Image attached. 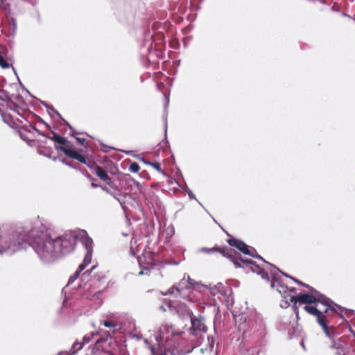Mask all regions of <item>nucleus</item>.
Returning <instances> with one entry per match:
<instances>
[{
	"instance_id": "f257e3e1",
	"label": "nucleus",
	"mask_w": 355,
	"mask_h": 355,
	"mask_svg": "<svg viewBox=\"0 0 355 355\" xmlns=\"http://www.w3.org/2000/svg\"><path fill=\"white\" fill-rule=\"evenodd\" d=\"M77 232L69 231L52 238L46 227L36 223L30 229L4 227L3 252L12 254L31 248L44 263H53L71 253L78 243Z\"/></svg>"
},
{
	"instance_id": "f03ea898",
	"label": "nucleus",
	"mask_w": 355,
	"mask_h": 355,
	"mask_svg": "<svg viewBox=\"0 0 355 355\" xmlns=\"http://www.w3.org/2000/svg\"><path fill=\"white\" fill-rule=\"evenodd\" d=\"M191 327L187 333L176 330L172 325L164 324L160 327L157 340H166L171 355H185L200 346L205 340L207 327L202 315L190 317Z\"/></svg>"
},
{
	"instance_id": "7ed1b4c3",
	"label": "nucleus",
	"mask_w": 355,
	"mask_h": 355,
	"mask_svg": "<svg viewBox=\"0 0 355 355\" xmlns=\"http://www.w3.org/2000/svg\"><path fill=\"white\" fill-rule=\"evenodd\" d=\"M200 252H203L207 254H210L214 252H219L223 257L229 259L235 266L236 268H250V270L254 273L260 275L261 278L266 282L270 281V278L267 272L256 263L250 259H244L242 257L241 253L234 249L223 246L222 248H202L200 250Z\"/></svg>"
},
{
	"instance_id": "20e7f679",
	"label": "nucleus",
	"mask_w": 355,
	"mask_h": 355,
	"mask_svg": "<svg viewBox=\"0 0 355 355\" xmlns=\"http://www.w3.org/2000/svg\"><path fill=\"white\" fill-rule=\"evenodd\" d=\"M78 236V242L80 241L85 249L86 250V254L84 257V260L80 263L77 269V270L81 272L91 262L93 252L92 243L93 240L91 237L89 236L87 232L85 230H78L77 232Z\"/></svg>"
},
{
	"instance_id": "39448f33",
	"label": "nucleus",
	"mask_w": 355,
	"mask_h": 355,
	"mask_svg": "<svg viewBox=\"0 0 355 355\" xmlns=\"http://www.w3.org/2000/svg\"><path fill=\"white\" fill-rule=\"evenodd\" d=\"M318 296L321 297L322 299L319 302L320 304L325 306V309L324 311L319 309V311L321 312L323 315L324 320H326L327 322H329V318L332 315V314H338L340 318H343V315L340 313H338L337 310L333 306L334 305L335 306L338 307L340 311H351L353 312L352 310H349L347 309H345L337 304H336L334 302H333L330 298L327 297L323 294H320Z\"/></svg>"
},
{
	"instance_id": "423d86ee",
	"label": "nucleus",
	"mask_w": 355,
	"mask_h": 355,
	"mask_svg": "<svg viewBox=\"0 0 355 355\" xmlns=\"http://www.w3.org/2000/svg\"><path fill=\"white\" fill-rule=\"evenodd\" d=\"M304 309L310 315L316 317L318 323L321 326L324 333L328 338L331 339L336 336L334 332L331 331L329 327H328L329 322L324 320V316L322 313L319 311V309L318 307L312 305L304 306Z\"/></svg>"
},
{
	"instance_id": "0eeeda50",
	"label": "nucleus",
	"mask_w": 355,
	"mask_h": 355,
	"mask_svg": "<svg viewBox=\"0 0 355 355\" xmlns=\"http://www.w3.org/2000/svg\"><path fill=\"white\" fill-rule=\"evenodd\" d=\"M160 334V329L157 334L155 335L157 347L155 345H151L147 338L144 339V343L147 345L148 349L150 350L151 355H167L169 353V349L166 343V340H157V337Z\"/></svg>"
},
{
	"instance_id": "6e6552de",
	"label": "nucleus",
	"mask_w": 355,
	"mask_h": 355,
	"mask_svg": "<svg viewBox=\"0 0 355 355\" xmlns=\"http://www.w3.org/2000/svg\"><path fill=\"white\" fill-rule=\"evenodd\" d=\"M321 299V297L313 293H304L291 296L290 301L298 300L300 304H306V306L312 305L318 307L316 304L319 303Z\"/></svg>"
},
{
	"instance_id": "1a4fd4ad",
	"label": "nucleus",
	"mask_w": 355,
	"mask_h": 355,
	"mask_svg": "<svg viewBox=\"0 0 355 355\" xmlns=\"http://www.w3.org/2000/svg\"><path fill=\"white\" fill-rule=\"evenodd\" d=\"M55 149L63 152L69 157L76 159L78 162H80V163L86 164L87 166V164H92V163H87L85 157L79 154L77 151H76L75 150H73L69 147L61 146L56 145Z\"/></svg>"
},
{
	"instance_id": "9d476101",
	"label": "nucleus",
	"mask_w": 355,
	"mask_h": 355,
	"mask_svg": "<svg viewBox=\"0 0 355 355\" xmlns=\"http://www.w3.org/2000/svg\"><path fill=\"white\" fill-rule=\"evenodd\" d=\"M270 274L272 276V281L270 284L271 287L273 288H275L276 290L282 295H286V294L288 290V287L282 282L278 273L270 270Z\"/></svg>"
},
{
	"instance_id": "9b49d317",
	"label": "nucleus",
	"mask_w": 355,
	"mask_h": 355,
	"mask_svg": "<svg viewBox=\"0 0 355 355\" xmlns=\"http://www.w3.org/2000/svg\"><path fill=\"white\" fill-rule=\"evenodd\" d=\"M227 243L232 246L238 249L240 252L245 255L252 254V251L250 250V246L248 245L243 241L236 239H230L227 240Z\"/></svg>"
},
{
	"instance_id": "f8f14e48",
	"label": "nucleus",
	"mask_w": 355,
	"mask_h": 355,
	"mask_svg": "<svg viewBox=\"0 0 355 355\" xmlns=\"http://www.w3.org/2000/svg\"><path fill=\"white\" fill-rule=\"evenodd\" d=\"M87 166L96 175L103 181L110 180V176L106 171L101 166L93 162L92 164H87Z\"/></svg>"
},
{
	"instance_id": "ddd939ff",
	"label": "nucleus",
	"mask_w": 355,
	"mask_h": 355,
	"mask_svg": "<svg viewBox=\"0 0 355 355\" xmlns=\"http://www.w3.org/2000/svg\"><path fill=\"white\" fill-rule=\"evenodd\" d=\"M331 348L337 349V354H342L345 352L346 343L345 340L340 337L336 338L335 336L331 339Z\"/></svg>"
},
{
	"instance_id": "4468645a",
	"label": "nucleus",
	"mask_w": 355,
	"mask_h": 355,
	"mask_svg": "<svg viewBox=\"0 0 355 355\" xmlns=\"http://www.w3.org/2000/svg\"><path fill=\"white\" fill-rule=\"evenodd\" d=\"M211 293L213 295H216V293H220L222 295H227L226 286L222 283H218L216 285L210 288Z\"/></svg>"
},
{
	"instance_id": "2eb2a0df",
	"label": "nucleus",
	"mask_w": 355,
	"mask_h": 355,
	"mask_svg": "<svg viewBox=\"0 0 355 355\" xmlns=\"http://www.w3.org/2000/svg\"><path fill=\"white\" fill-rule=\"evenodd\" d=\"M207 347L204 348H201L200 349V352L201 353H205V351H207V350H209V351H212L214 347V344H215V338L214 336H207Z\"/></svg>"
},
{
	"instance_id": "dca6fc26",
	"label": "nucleus",
	"mask_w": 355,
	"mask_h": 355,
	"mask_svg": "<svg viewBox=\"0 0 355 355\" xmlns=\"http://www.w3.org/2000/svg\"><path fill=\"white\" fill-rule=\"evenodd\" d=\"M175 291L180 295L184 289H189V284L186 282V275L181 279L178 285H175Z\"/></svg>"
},
{
	"instance_id": "f3484780",
	"label": "nucleus",
	"mask_w": 355,
	"mask_h": 355,
	"mask_svg": "<svg viewBox=\"0 0 355 355\" xmlns=\"http://www.w3.org/2000/svg\"><path fill=\"white\" fill-rule=\"evenodd\" d=\"M292 280L293 282H295V283H297V284L300 285V286H302L305 288H307L309 291L311 293H313L316 295H319L320 294H321L320 292L318 291L317 290H315L313 287L309 286V284H306L301 281H300L299 279H296V278H292Z\"/></svg>"
},
{
	"instance_id": "a211bd4d",
	"label": "nucleus",
	"mask_w": 355,
	"mask_h": 355,
	"mask_svg": "<svg viewBox=\"0 0 355 355\" xmlns=\"http://www.w3.org/2000/svg\"><path fill=\"white\" fill-rule=\"evenodd\" d=\"M49 110H51L53 113H55L56 115H58L61 119L62 121H63V123L67 126L69 127V128L71 129V132H70V135L71 136H74V132L73 131V129H72V127L70 125V124L66 121L64 120L62 116L60 114V113L53 107V106H51L49 105V107L47 108Z\"/></svg>"
},
{
	"instance_id": "6ab92c4d",
	"label": "nucleus",
	"mask_w": 355,
	"mask_h": 355,
	"mask_svg": "<svg viewBox=\"0 0 355 355\" xmlns=\"http://www.w3.org/2000/svg\"><path fill=\"white\" fill-rule=\"evenodd\" d=\"M4 52L0 50V67L2 69H8L10 67V64L3 57Z\"/></svg>"
},
{
	"instance_id": "aec40b11",
	"label": "nucleus",
	"mask_w": 355,
	"mask_h": 355,
	"mask_svg": "<svg viewBox=\"0 0 355 355\" xmlns=\"http://www.w3.org/2000/svg\"><path fill=\"white\" fill-rule=\"evenodd\" d=\"M105 279L104 276H100L99 275L94 274L90 279V286L94 285L96 282H100Z\"/></svg>"
},
{
	"instance_id": "412c9836",
	"label": "nucleus",
	"mask_w": 355,
	"mask_h": 355,
	"mask_svg": "<svg viewBox=\"0 0 355 355\" xmlns=\"http://www.w3.org/2000/svg\"><path fill=\"white\" fill-rule=\"evenodd\" d=\"M107 185L114 191H118V195H122L121 191L119 189L118 187L114 184L111 179L107 180Z\"/></svg>"
},
{
	"instance_id": "4be33fe9",
	"label": "nucleus",
	"mask_w": 355,
	"mask_h": 355,
	"mask_svg": "<svg viewBox=\"0 0 355 355\" xmlns=\"http://www.w3.org/2000/svg\"><path fill=\"white\" fill-rule=\"evenodd\" d=\"M4 227L2 226L0 227V254L3 253V236H4Z\"/></svg>"
},
{
	"instance_id": "5701e85b",
	"label": "nucleus",
	"mask_w": 355,
	"mask_h": 355,
	"mask_svg": "<svg viewBox=\"0 0 355 355\" xmlns=\"http://www.w3.org/2000/svg\"><path fill=\"white\" fill-rule=\"evenodd\" d=\"M0 101H10V98L8 92L3 89L0 90Z\"/></svg>"
},
{
	"instance_id": "b1692460",
	"label": "nucleus",
	"mask_w": 355,
	"mask_h": 355,
	"mask_svg": "<svg viewBox=\"0 0 355 355\" xmlns=\"http://www.w3.org/2000/svg\"><path fill=\"white\" fill-rule=\"evenodd\" d=\"M96 266H93L89 270L85 271L83 275H82V279L83 280H85L87 279V277L92 275V273L93 272V271L96 269Z\"/></svg>"
},
{
	"instance_id": "393cba45",
	"label": "nucleus",
	"mask_w": 355,
	"mask_h": 355,
	"mask_svg": "<svg viewBox=\"0 0 355 355\" xmlns=\"http://www.w3.org/2000/svg\"><path fill=\"white\" fill-rule=\"evenodd\" d=\"M139 169L140 166L137 162H132L129 167V171L132 173H137Z\"/></svg>"
},
{
	"instance_id": "a878e982",
	"label": "nucleus",
	"mask_w": 355,
	"mask_h": 355,
	"mask_svg": "<svg viewBox=\"0 0 355 355\" xmlns=\"http://www.w3.org/2000/svg\"><path fill=\"white\" fill-rule=\"evenodd\" d=\"M103 324L107 328L115 327L118 325L117 323L109 320H104Z\"/></svg>"
},
{
	"instance_id": "bb28decb",
	"label": "nucleus",
	"mask_w": 355,
	"mask_h": 355,
	"mask_svg": "<svg viewBox=\"0 0 355 355\" xmlns=\"http://www.w3.org/2000/svg\"><path fill=\"white\" fill-rule=\"evenodd\" d=\"M175 287H176V286H175V285L173 286L172 287H171V288L167 291V292H166V293H163V295H166L169 294V295H174L175 297H178V295H180V294H179L178 293H177V292H176V291H175Z\"/></svg>"
},
{
	"instance_id": "cd10ccee",
	"label": "nucleus",
	"mask_w": 355,
	"mask_h": 355,
	"mask_svg": "<svg viewBox=\"0 0 355 355\" xmlns=\"http://www.w3.org/2000/svg\"><path fill=\"white\" fill-rule=\"evenodd\" d=\"M10 5L8 3L5 2V0H1L0 8L8 12L10 10Z\"/></svg>"
},
{
	"instance_id": "c85d7f7f",
	"label": "nucleus",
	"mask_w": 355,
	"mask_h": 355,
	"mask_svg": "<svg viewBox=\"0 0 355 355\" xmlns=\"http://www.w3.org/2000/svg\"><path fill=\"white\" fill-rule=\"evenodd\" d=\"M270 267L276 270H277V272H280L282 275H284V277H287V278H290L292 279V278H294L293 277H291V275H289L287 273H285L283 271H282L280 269H279L277 267H276L275 265L273 264H270Z\"/></svg>"
},
{
	"instance_id": "c756f323",
	"label": "nucleus",
	"mask_w": 355,
	"mask_h": 355,
	"mask_svg": "<svg viewBox=\"0 0 355 355\" xmlns=\"http://www.w3.org/2000/svg\"><path fill=\"white\" fill-rule=\"evenodd\" d=\"M282 297L284 298V300H282V302H281L280 304V306L283 309H286L289 306L290 304H289V302H290V299L288 300L287 299V296L286 295H282Z\"/></svg>"
},
{
	"instance_id": "7c9ffc66",
	"label": "nucleus",
	"mask_w": 355,
	"mask_h": 355,
	"mask_svg": "<svg viewBox=\"0 0 355 355\" xmlns=\"http://www.w3.org/2000/svg\"><path fill=\"white\" fill-rule=\"evenodd\" d=\"M60 162H61L62 164H65V165H67V166H69V167H71V168H74V169H76V170H78V169H79V168H78V167L76 165H73V164H71V162H68L65 158H62V159H60Z\"/></svg>"
},
{
	"instance_id": "2f4dec72",
	"label": "nucleus",
	"mask_w": 355,
	"mask_h": 355,
	"mask_svg": "<svg viewBox=\"0 0 355 355\" xmlns=\"http://www.w3.org/2000/svg\"><path fill=\"white\" fill-rule=\"evenodd\" d=\"M68 142H69L68 140L65 137H61L60 139H59L58 141H56V143L55 144V146L56 145L61 146H65V145Z\"/></svg>"
},
{
	"instance_id": "473e14b6",
	"label": "nucleus",
	"mask_w": 355,
	"mask_h": 355,
	"mask_svg": "<svg viewBox=\"0 0 355 355\" xmlns=\"http://www.w3.org/2000/svg\"><path fill=\"white\" fill-rule=\"evenodd\" d=\"M52 133H53V136L52 137L48 136L47 139H51V140L55 141V143H56V141H58V140L60 139L61 136L53 131H52Z\"/></svg>"
},
{
	"instance_id": "72a5a7b5",
	"label": "nucleus",
	"mask_w": 355,
	"mask_h": 355,
	"mask_svg": "<svg viewBox=\"0 0 355 355\" xmlns=\"http://www.w3.org/2000/svg\"><path fill=\"white\" fill-rule=\"evenodd\" d=\"M290 302L293 303V305H292L293 310L295 312V313L296 314L297 317H298L299 309L297 305V302H298V300L290 301Z\"/></svg>"
},
{
	"instance_id": "f704fd0d",
	"label": "nucleus",
	"mask_w": 355,
	"mask_h": 355,
	"mask_svg": "<svg viewBox=\"0 0 355 355\" xmlns=\"http://www.w3.org/2000/svg\"><path fill=\"white\" fill-rule=\"evenodd\" d=\"M77 345H79L78 348L74 350L76 351V352L83 348V347L84 346V343H80L78 341H76L71 347V350L74 349L77 347Z\"/></svg>"
},
{
	"instance_id": "c9c22d12",
	"label": "nucleus",
	"mask_w": 355,
	"mask_h": 355,
	"mask_svg": "<svg viewBox=\"0 0 355 355\" xmlns=\"http://www.w3.org/2000/svg\"><path fill=\"white\" fill-rule=\"evenodd\" d=\"M250 256L252 257L258 259L259 260H261L263 262L268 264L269 266H270V264H271L270 263L266 261L261 255H259L258 254H254V253L252 252V254H250Z\"/></svg>"
},
{
	"instance_id": "e433bc0d",
	"label": "nucleus",
	"mask_w": 355,
	"mask_h": 355,
	"mask_svg": "<svg viewBox=\"0 0 355 355\" xmlns=\"http://www.w3.org/2000/svg\"><path fill=\"white\" fill-rule=\"evenodd\" d=\"M152 166L155 169L157 170L158 172L161 173H164L163 171L162 170V168H161V164L159 162H153V164H152Z\"/></svg>"
},
{
	"instance_id": "4c0bfd02",
	"label": "nucleus",
	"mask_w": 355,
	"mask_h": 355,
	"mask_svg": "<svg viewBox=\"0 0 355 355\" xmlns=\"http://www.w3.org/2000/svg\"><path fill=\"white\" fill-rule=\"evenodd\" d=\"M75 280H76V279H73L72 277V276H71L68 280V283H67V286L62 289V292H64V293H66L67 288L69 287L70 285H71L74 282Z\"/></svg>"
},
{
	"instance_id": "58836bf2",
	"label": "nucleus",
	"mask_w": 355,
	"mask_h": 355,
	"mask_svg": "<svg viewBox=\"0 0 355 355\" xmlns=\"http://www.w3.org/2000/svg\"><path fill=\"white\" fill-rule=\"evenodd\" d=\"M248 353V355H256V354L259 355V350L256 347H253V348L249 349Z\"/></svg>"
},
{
	"instance_id": "ea45409f",
	"label": "nucleus",
	"mask_w": 355,
	"mask_h": 355,
	"mask_svg": "<svg viewBox=\"0 0 355 355\" xmlns=\"http://www.w3.org/2000/svg\"><path fill=\"white\" fill-rule=\"evenodd\" d=\"M96 334H97V333H96ZM94 335H95V333H92L91 336H85L83 337V343H84V345H85V343H89Z\"/></svg>"
},
{
	"instance_id": "a19ab883",
	"label": "nucleus",
	"mask_w": 355,
	"mask_h": 355,
	"mask_svg": "<svg viewBox=\"0 0 355 355\" xmlns=\"http://www.w3.org/2000/svg\"><path fill=\"white\" fill-rule=\"evenodd\" d=\"M186 192L187 193V194L191 200H193V199L196 200V196L189 188H187V189L186 190Z\"/></svg>"
},
{
	"instance_id": "79ce46f5",
	"label": "nucleus",
	"mask_w": 355,
	"mask_h": 355,
	"mask_svg": "<svg viewBox=\"0 0 355 355\" xmlns=\"http://www.w3.org/2000/svg\"><path fill=\"white\" fill-rule=\"evenodd\" d=\"M76 354V351H73L71 353L67 351H61L60 352L58 355H74Z\"/></svg>"
},
{
	"instance_id": "37998d69",
	"label": "nucleus",
	"mask_w": 355,
	"mask_h": 355,
	"mask_svg": "<svg viewBox=\"0 0 355 355\" xmlns=\"http://www.w3.org/2000/svg\"><path fill=\"white\" fill-rule=\"evenodd\" d=\"M187 283L189 284V289L190 288L191 286H193L195 284V281L190 278L189 275H187V279H186Z\"/></svg>"
},
{
	"instance_id": "c03bdc74",
	"label": "nucleus",
	"mask_w": 355,
	"mask_h": 355,
	"mask_svg": "<svg viewBox=\"0 0 355 355\" xmlns=\"http://www.w3.org/2000/svg\"><path fill=\"white\" fill-rule=\"evenodd\" d=\"M166 306L168 310L172 311L173 309V302L171 300H168L166 303Z\"/></svg>"
},
{
	"instance_id": "a18cd8bd",
	"label": "nucleus",
	"mask_w": 355,
	"mask_h": 355,
	"mask_svg": "<svg viewBox=\"0 0 355 355\" xmlns=\"http://www.w3.org/2000/svg\"><path fill=\"white\" fill-rule=\"evenodd\" d=\"M33 129L34 130H35L40 135H42V136L45 137L47 138L48 136L45 133H44L43 132H42L40 130H38L35 126H33Z\"/></svg>"
},
{
	"instance_id": "49530a36",
	"label": "nucleus",
	"mask_w": 355,
	"mask_h": 355,
	"mask_svg": "<svg viewBox=\"0 0 355 355\" xmlns=\"http://www.w3.org/2000/svg\"><path fill=\"white\" fill-rule=\"evenodd\" d=\"M103 189L110 195H112V193L114 192L107 185L103 188Z\"/></svg>"
},
{
	"instance_id": "de8ad7c7",
	"label": "nucleus",
	"mask_w": 355,
	"mask_h": 355,
	"mask_svg": "<svg viewBox=\"0 0 355 355\" xmlns=\"http://www.w3.org/2000/svg\"><path fill=\"white\" fill-rule=\"evenodd\" d=\"M107 336L106 338H105V337L100 338L96 341V344H100V343H104L107 340Z\"/></svg>"
},
{
	"instance_id": "09e8293b",
	"label": "nucleus",
	"mask_w": 355,
	"mask_h": 355,
	"mask_svg": "<svg viewBox=\"0 0 355 355\" xmlns=\"http://www.w3.org/2000/svg\"><path fill=\"white\" fill-rule=\"evenodd\" d=\"M163 119L164 120V131H165V134H166V130H167V116H166V114H164Z\"/></svg>"
},
{
	"instance_id": "8fccbe9b",
	"label": "nucleus",
	"mask_w": 355,
	"mask_h": 355,
	"mask_svg": "<svg viewBox=\"0 0 355 355\" xmlns=\"http://www.w3.org/2000/svg\"><path fill=\"white\" fill-rule=\"evenodd\" d=\"M76 141L80 144H84V143L85 142L86 139H84V138H80V137H76Z\"/></svg>"
},
{
	"instance_id": "3c124183",
	"label": "nucleus",
	"mask_w": 355,
	"mask_h": 355,
	"mask_svg": "<svg viewBox=\"0 0 355 355\" xmlns=\"http://www.w3.org/2000/svg\"><path fill=\"white\" fill-rule=\"evenodd\" d=\"M111 196L117 200L121 195H118V191H114Z\"/></svg>"
},
{
	"instance_id": "603ef678",
	"label": "nucleus",
	"mask_w": 355,
	"mask_h": 355,
	"mask_svg": "<svg viewBox=\"0 0 355 355\" xmlns=\"http://www.w3.org/2000/svg\"><path fill=\"white\" fill-rule=\"evenodd\" d=\"M80 272H78V270H76V271L73 273V275H71V276H72V277H73V279H76H76L78 278V277H79V275H80Z\"/></svg>"
},
{
	"instance_id": "864d4df0",
	"label": "nucleus",
	"mask_w": 355,
	"mask_h": 355,
	"mask_svg": "<svg viewBox=\"0 0 355 355\" xmlns=\"http://www.w3.org/2000/svg\"><path fill=\"white\" fill-rule=\"evenodd\" d=\"M35 17H36L37 21L40 23L41 21V17H40V15L37 10H35Z\"/></svg>"
},
{
	"instance_id": "5fc2aeb1",
	"label": "nucleus",
	"mask_w": 355,
	"mask_h": 355,
	"mask_svg": "<svg viewBox=\"0 0 355 355\" xmlns=\"http://www.w3.org/2000/svg\"><path fill=\"white\" fill-rule=\"evenodd\" d=\"M142 162H143L144 164H147V165H149V166H152V164H153V162H150V161L146 160V159H142Z\"/></svg>"
},
{
	"instance_id": "6e6d98bb",
	"label": "nucleus",
	"mask_w": 355,
	"mask_h": 355,
	"mask_svg": "<svg viewBox=\"0 0 355 355\" xmlns=\"http://www.w3.org/2000/svg\"><path fill=\"white\" fill-rule=\"evenodd\" d=\"M117 201L120 203V205L121 206H123V205H125V200L124 199H121L120 198L117 200Z\"/></svg>"
},
{
	"instance_id": "4d7b16f0",
	"label": "nucleus",
	"mask_w": 355,
	"mask_h": 355,
	"mask_svg": "<svg viewBox=\"0 0 355 355\" xmlns=\"http://www.w3.org/2000/svg\"><path fill=\"white\" fill-rule=\"evenodd\" d=\"M288 291L290 292V293H295L297 292V289L295 288H294V287L291 288H288V290L287 291V292Z\"/></svg>"
},
{
	"instance_id": "13d9d810",
	"label": "nucleus",
	"mask_w": 355,
	"mask_h": 355,
	"mask_svg": "<svg viewBox=\"0 0 355 355\" xmlns=\"http://www.w3.org/2000/svg\"><path fill=\"white\" fill-rule=\"evenodd\" d=\"M41 103L44 106L46 107V108H49V105L46 103L45 101H42Z\"/></svg>"
},
{
	"instance_id": "bf43d9fd",
	"label": "nucleus",
	"mask_w": 355,
	"mask_h": 355,
	"mask_svg": "<svg viewBox=\"0 0 355 355\" xmlns=\"http://www.w3.org/2000/svg\"><path fill=\"white\" fill-rule=\"evenodd\" d=\"M250 250L252 252V253H254V254H257V251H256L255 248H254L253 247H251V246H250Z\"/></svg>"
},
{
	"instance_id": "052dcab7",
	"label": "nucleus",
	"mask_w": 355,
	"mask_h": 355,
	"mask_svg": "<svg viewBox=\"0 0 355 355\" xmlns=\"http://www.w3.org/2000/svg\"><path fill=\"white\" fill-rule=\"evenodd\" d=\"M160 309H161L162 310H163L164 311H167V308H166V305H165V306L162 305V306H160Z\"/></svg>"
},
{
	"instance_id": "680f3d73",
	"label": "nucleus",
	"mask_w": 355,
	"mask_h": 355,
	"mask_svg": "<svg viewBox=\"0 0 355 355\" xmlns=\"http://www.w3.org/2000/svg\"><path fill=\"white\" fill-rule=\"evenodd\" d=\"M165 98H166L165 107H166V106L168 105V104L169 103V99L166 96H165Z\"/></svg>"
},
{
	"instance_id": "e2e57ef3",
	"label": "nucleus",
	"mask_w": 355,
	"mask_h": 355,
	"mask_svg": "<svg viewBox=\"0 0 355 355\" xmlns=\"http://www.w3.org/2000/svg\"><path fill=\"white\" fill-rule=\"evenodd\" d=\"M169 233H171V235L174 233V228L173 227H171V230L169 231V232H167V234H169Z\"/></svg>"
},
{
	"instance_id": "0e129e2a",
	"label": "nucleus",
	"mask_w": 355,
	"mask_h": 355,
	"mask_svg": "<svg viewBox=\"0 0 355 355\" xmlns=\"http://www.w3.org/2000/svg\"><path fill=\"white\" fill-rule=\"evenodd\" d=\"M169 233H171V235L174 233V228L173 227H171V230L169 231V232H167V234H169Z\"/></svg>"
},
{
	"instance_id": "69168bd1",
	"label": "nucleus",
	"mask_w": 355,
	"mask_h": 355,
	"mask_svg": "<svg viewBox=\"0 0 355 355\" xmlns=\"http://www.w3.org/2000/svg\"><path fill=\"white\" fill-rule=\"evenodd\" d=\"M102 291H98L97 292H96L94 295V297H97Z\"/></svg>"
},
{
	"instance_id": "338daca9",
	"label": "nucleus",
	"mask_w": 355,
	"mask_h": 355,
	"mask_svg": "<svg viewBox=\"0 0 355 355\" xmlns=\"http://www.w3.org/2000/svg\"><path fill=\"white\" fill-rule=\"evenodd\" d=\"M41 121H42V123H44L46 127L50 128V126L47 123H46L44 120L41 119Z\"/></svg>"
},
{
	"instance_id": "774afa93",
	"label": "nucleus",
	"mask_w": 355,
	"mask_h": 355,
	"mask_svg": "<svg viewBox=\"0 0 355 355\" xmlns=\"http://www.w3.org/2000/svg\"><path fill=\"white\" fill-rule=\"evenodd\" d=\"M170 264H172V265H178L179 264V262L178 261H174V262H171Z\"/></svg>"
}]
</instances>
